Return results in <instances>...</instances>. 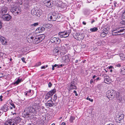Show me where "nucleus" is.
<instances>
[{
	"label": "nucleus",
	"mask_w": 125,
	"mask_h": 125,
	"mask_svg": "<svg viewBox=\"0 0 125 125\" xmlns=\"http://www.w3.org/2000/svg\"><path fill=\"white\" fill-rule=\"evenodd\" d=\"M38 107H37L35 106V105H34L33 107H29L26 108L25 110H24V115L25 116H27L28 117H30L31 116H34L35 114L36 113V112H37V110L38 109L39 111L40 107L38 106V105H37Z\"/></svg>",
	"instance_id": "f257e3e1"
},
{
	"label": "nucleus",
	"mask_w": 125,
	"mask_h": 125,
	"mask_svg": "<svg viewBox=\"0 0 125 125\" xmlns=\"http://www.w3.org/2000/svg\"><path fill=\"white\" fill-rule=\"evenodd\" d=\"M57 13L52 12L50 13L48 16V19L49 21H54L59 18Z\"/></svg>",
	"instance_id": "f03ea898"
},
{
	"label": "nucleus",
	"mask_w": 125,
	"mask_h": 125,
	"mask_svg": "<svg viewBox=\"0 0 125 125\" xmlns=\"http://www.w3.org/2000/svg\"><path fill=\"white\" fill-rule=\"evenodd\" d=\"M116 92L114 90H110L106 92V96L109 100H111L116 97Z\"/></svg>",
	"instance_id": "7ed1b4c3"
},
{
	"label": "nucleus",
	"mask_w": 125,
	"mask_h": 125,
	"mask_svg": "<svg viewBox=\"0 0 125 125\" xmlns=\"http://www.w3.org/2000/svg\"><path fill=\"white\" fill-rule=\"evenodd\" d=\"M73 36L75 39L79 41L83 39L84 36V34L81 33H74L73 34Z\"/></svg>",
	"instance_id": "20e7f679"
},
{
	"label": "nucleus",
	"mask_w": 125,
	"mask_h": 125,
	"mask_svg": "<svg viewBox=\"0 0 125 125\" xmlns=\"http://www.w3.org/2000/svg\"><path fill=\"white\" fill-rule=\"evenodd\" d=\"M9 10V8L6 5L2 7L0 11V14L1 15L6 14L7 11Z\"/></svg>",
	"instance_id": "39448f33"
},
{
	"label": "nucleus",
	"mask_w": 125,
	"mask_h": 125,
	"mask_svg": "<svg viewBox=\"0 0 125 125\" xmlns=\"http://www.w3.org/2000/svg\"><path fill=\"white\" fill-rule=\"evenodd\" d=\"M60 49V52L62 53H64L65 52H64V48L62 47H61L60 48L59 47H56L53 50V52L54 54L57 55L58 54L59 52V49Z\"/></svg>",
	"instance_id": "423d86ee"
},
{
	"label": "nucleus",
	"mask_w": 125,
	"mask_h": 125,
	"mask_svg": "<svg viewBox=\"0 0 125 125\" xmlns=\"http://www.w3.org/2000/svg\"><path fill=\"white\" fill-rule=\"evenodd\" d=\"M12 17L8 14L2 15L1 18L4 21H9L11 19Z\"/></svg>",
	"instance_id": "0eeeda50"
},
{
	"label": "nucleus",
	"mask_w": 125,
	"mask_h": 125,
	"mask_svg": "<svg viewBox=\"0 0 125 125\" xmlns=\"http://www.w3.org/2000/svg\"><path fill=\"white\" fill-rule=\"evenodd\" d=\"M49 24L44 25L43 27H40L37 28L36 30V31L37 33H40L43 31L44 29V28H48V26Z\"/></svg>",
	"instance_id": "6e6552de"
},
{
	"label": "nucleus",
	"mask_w": 125,
	"mask_h": 125,
	"mask_svg": "<svg viewBox=\"0 0 125 125\" xmlns=\"http://www.w3.org/2000/svg\"><path fill=\"white\" fill-rule=\"evenodd\" d=\"M119 93H118L116 94V97L117 99L118 100V101L122 103H124L125 101V99L123 98H122L121 96L119 95Z\"/></svg>",
	"instance_id": "1a4fd4ad"
},
{
	"label": "nucleus",
	"mask_w": 125,
	"mask_h": 125,
	"mask_svg": "<svg viewBox=\"0 0 125 125\" xmlns=\"http://www.w3.org/2000/svg\"><path fill=\"white\" fill-rule=\"evenodd\" d=\"M122 27H120L117 28L116 30H113L112 31V33L113 35L117 36L118 35H120L121 34H118V33H119V30L120 28H122Z\"/></svg>",
	"instance_id": "9d476101"
},
{
	"label": "nucleus",
	"mask_w": 125,
	"mask_h": 125,
	"mask_svg": "<svg viewBox=\"0 0 125 125\" xmlns=\"http://www.w3.org/2000/svg\"><path fill=\"white\" fill-rule=\"evenodd\" d=\"M103 77L104 78V81L105 83L107 84L111 83V81L108 76H107L106 74H104Z\"/></svg>",
	"instance_id": "9b49d317"
},
{
	"label": "nucleus",
	"mask_w": 125,
	"mask_h": 125,
	"mask_svg": "<svg viewBox=\"0 0 125 125\" xmlns=\"http://www.w3.org/2000/svg\"><path fill=\"white\" fill-rule=\"evenodd\" d=\"M44 4L47 7L51 8L53 6L52 2L50 0H45L44 1Z\"/></svg>",
	"instance_id": "f8f14e48"
},
{
	"label": "nucleus",
	"mask_w": 125,
	"mask_h": 125,
	"mask_svg": "<svg viewBox=\"0 0 125 125\" xmlns=\"http://www.w3.org/2000/svg\"><path fill=\"white\" fill-rule=\"evenodd\" d=\"M50 41L52 43H59L61 41V40L58 38L53 37L51 38Z\"/></svg>",
	"instance_id": "ddd939ff"
},
{
	"label": "nucleus",
	"mask_w": 125,
	"mask_h": 125,
	"mask_svg": "<svg viewBox=\"0 0 125 125\" xmlns=\"http://www.w3.org/2000/svg\"><path fill=\"white\" fill-rule=\"evenodd\" d=\"M63 62L64 63L68 62H69L70 60L68 56L67 55H65L63 56L62 58Z\"/></svg>",
	"instance_id": "4468645a"
},
{
	"label": "nucleus",
	"mask_w": 125,
	"mask_h": 125,
	"mask_svg": "<svg viewBox=\"0 0 125 125\" xmlns=\"http://www.w3.org/2000/svg\"><path fill=\"white\" fill-rule=\"evenodd\" d=\"M7 122L10 125H17V122L13 119H11L8 120Z\"/></svg>",
	"instance_id": "2eb2a0df"
},
{
	"label": "nucleus",
	"mask_w": 125,
	"mask_h": 125,
	"mask_svg": "<svg viewBox=\"0 0 125 125\" xmlns=\"http://www.w3.org/2000/svg\"><path fill=\"white\" fill-rule=\"evenodd\" d=\"M0 40L2 44L5 45L7 44V40L4 37L2 36H0Z\"/></svg>",
	"instance_id": "dca6fc26"
},
{
	"label": "nucleus",
	"mask_w": 125,
	"mask_h": 125,
	"mask_svg": "<svg viewBox=\"0 0 125 125\" xmlns=\"http://www.w3.org/2000/svg\"><path fill=\"white\" fill-rule=\"evenodd\" d=\"M34 38H35V37L32 36L30 38H27V40L28 42L30 43L33 42L34 43L35 40Z\"/></svg>",
	"instance_id": "f3484780"
},
{
	"label": "nucleus",
	"mask_w": 125,
	"mask_h": 125,
	"mask_svg": "<svg viewBox=\"0 0 125 125\" xmlns=\"http://www.w3.org/2000/svg\"><path fill=\"white\" fill-rule=\"evenodd\" d=\"M59 34L60 35V37L61 38L64 37L65 38L67 37V33L65 32H59Z\"/></svg>",
	"instance_id": "a211bd4d"
},
{
	"label": "nucleus",
	"mask_w": 125,
	"mask_h": 125,
	"mask_svg": "<svg viewBox=\"0 0 125 125\" xmlns=\"http://www.w3.org/2000/svg\"><path fill=\"white\" fill-rule=\"evenodd\" d=\"M77 87L75 84L73 83V82H72L70 85V86L69 87V89L70 90L75 89H76Z\"/></svg>",
	"instance_id": "6ab92c4d"
},
{
	"label": "nucleus",
	"mask_w": 125,
	"mask_h": 125,
	"mask_svg": "<svg viewBox=\"0 0 125 125\" xmlns=\"http://www.w3.org/2000/svg\"><path fill=\"white\" fill-rule=\"evenodd\" d=\"M1 109L4 112H6L8 110V106L6 104H5L2 106Z\"/></svg>",
	"instance_id": "aec40b11"
},
{
	"label": "nucleus",
	"mask_w": 125,
	"mask_h": 125,
	"mask_svg": "<svg viewBox=\"0 0 125 125\" xmlns=\"http://www.w3.org/2000/svg\"><path fill=\"white\" fill-rule=\"evenodd\" d=\"M21 11V9L20 7L18 9H17L15 11H14L12 13H13L14 15H17Z\"/></svg>",
	"instance_id": "412c9836"
},
{
	"label": "nucleus",
	"mask_w": 125,
	"mask_h": 125,
	"mask_svg": "<svg viewBox=\"0 0 125 125\" xmlns=\"http://www.w3.org/2000/svg\"><path fill=\"white\" fill-rule=\"evenodd\" d=\"M56 92V90L53 89L49 92L47 94L51 96H52Z\"/></svg>",
	"instance_id": "4be33fe9"
},
{
	"label": "nucleus",
	"mask_w": 125,
	"mask_h": 125,
	"mask_svg": "<svg viewBox=\"0 0 125 125\" xmlns=\"http://www.w3.org/2000/svg\"><path fill=\"white\" fill-rule=\"evenodd\" d=\"M37 10L35 8L33 9L31 11V14L34 15H36Z\"/></svg>",
	"instance_id": "5701e85b"
},
{
	"label": "nucleus",
	"mask_w": 125,
	"mask_h": 125,
	"mask_svg": "<svg viewBox=\"0 0 125 125\" xmlns=\"http://www.w3.org/2000/svg\"><path fill=\"white\" fill-rule=\"evenodd\" d=\"M42 12L41 10H37L36 15L38 17H40V16L42 14Z\"/></svg>",
	"instance_id": "b1692460"
},
{
	"label": "nucleus",
	"mask_w": 125,
	"mask_h": 125,
	"mask_svg": "<svg viewBox=\"0 0 125 125\" xmlns=\"http://www.w3.org/2000/svg\"><path fill=\"white\" fill-rule=\"evenodd\" d=\"M119 116L118 117L120 119L122 120L124 118V115L122 113H118Z\"/></svg>",
	"instance_id": "393cba45"
},
{
	"label": "nucleus",
	"mask_w": 125,
	"mask_h": 125,
	"mask_svg": "<svg viewBox=\"0 0 125 125\" xmlns=\"http://www.w3.org/2000/svg\"><path fill=\"white\" fill-rule=\"evenodd\" d=\"M19 8V7L17 6H15L14 7H13L11 8L10 10V11L12 13H13L14 11H16V10L17 9H18V8Z\"/></svg>",
	"instance_id": "a878e982"
},
{
	"label": "nucleus",
	"mask_w": 125,
	"mask_h": 125,
	"mask_svg": "<svg viewBox=\"0 0 125 125\" xmlns=\"http://www.w3.org/2000/svg\"><path fill=\"white\" fill-rule=\"evenodd\" d=\"M120 73L123 74H125V66H124L122 68Z\"/></svg>",
	"instance_id": "bb28decb"
},
{
	"label": "nucleus",
	"mask_w": 125,
	"mask_h": 125,
	"mask_svg": "<svg viewBox=\"0 0 125 125\" xmlns=\"http://www.w3.org/2000/svg\"><path fill=\"white\" fill-rule=\"evenodd\" d=\"M35 43H34L36 44H37L40 42V41L39 40V39H38V36L37 37H35Z\"/></svg>",
	"instance_id": "cd10ccee"
},
{
	"label": "nucleus",
	"mask_w": 125,
	"mask_h": 125,
	"mask_svg": "<svg viewBox=\"0 0 125 125\" xmlns=\"http://www.w3.org/2000/svg\"><path fill=\"white\" fill-rule=\"evenodd\" d=\"M21 79L19 78L15 81L14 83V84H16V85L18 84L19 83L21 82Z\"/></svg>",
	"instance_id": "c85d7f7f"
},
{
	"label": "nucleus",
	"mask_w": 125,
	"mask_h": 125,
	"mask_svg": "<svg viewBox=\"0 0 125 125\" xmlns=\"http://www.w3.org/2000/svg\"><path fill=\"white\" fill-rule=\"evenodd\" d=\"M38 37V39H39V40L40 41H42L43 39L45 37V36L44 35H41Z\"/></svg>",
	"instance_id": "c756f323"
},
{
	"label": "nucleus",
	"mask_w": 125,
	"mask_h": 125,
	"mask_svg": "<svg viewBox=\"0 0 125 125\" xmlns=\"http://www.w3.org/2000/svg\"><path fill=\"white\" fill-rule=\"evenodd\" d=\"M107 34V32H105L104 31H103V32L101 33V37H105Z\"/></svg>",
	"instance_id": "7c9ffc66"
},
{
	"label": "nucleus",
	"mask_w": 125,
	"mask_h": 125,
	"mask_svg": "<svg viewBox=\"0 0 125 125\" xmlns=\"http://www.w3.org/2000/svg\"><path fill=\"white\" fill-rule=\"evenodd\" d=\"M15 121L17 122V124L19 123L20 121V119L19 117H16L14 119H13Z\"/></svg>",
	"instance_id": "2f4dec72"
},
{
	"label": "nucleus",
	"mask_w": 125,
	"mask_h": 125,
	"mask_svg": "<svg viewBox=\"0 0 125 125\" xmlns=\"http://www.w3.org/2000/svg\"><path fill=\"white\" fill-rule=\"evenodd\" d=\"M116 80L118 81L122 82L124 80V79L121 76H119L116 78Z\"/></svg>",
	"instance_id": "473e14b6"
},
{
	"label": "nucleus",
	"mask_w": 125,
	"mask_h": 125,
	"mask_svg": "<svg viewBox=\"0 0 125 125\" xmlns=\"http://www.w3.org/2000/svg\"><path fill=\"white\" fill-rule=\"evenodd\" d=\"M98 30V28L97 27H94L91 28L90 29V31L92 32H95Z\"/></svg>",
	"instance_id": "72a5a7b5"
},
{
	"label": "nucleus",
	"mask_w": 125,
	"mask_h": 125,
	"mask_svg": "<svg viewBox=\"0 0 125 125\" xmlns=\"http://www.w3.org/2000/svg\"><path fill=\"white\" fill-rule=\"evenodd\" d=\"M46 104H52L53 105H56V104L55 103H53V102L51 100H49L46 103Z\"/></svg>",
	"instance_id": "f704fd0d"
},
{
	"label": "nucleus",
	"mask_w": 125,
	"mask_h": 125,
	"mask_svg": "<svg viewBox=\"0 0 125 125\" xmlns=\"http://www.w3.org/2000/svg\"><path fill=\"white\" fill-rule=\"evenodd\" d=\"M45 105L46 106H49L50 107H52V106H55L56 105H53L52 104H49L46 103Z\"/></svg>",
	"instance_id": "c9c22d12"
},
{
	"label": "nucleus",
	"mask_w": 125,
	"mask_h": 125,
	"mask_svg": "<svg viewBox=\"0 0 125 125\" xmlns=\"http://www.w3.org/2000/svg\"><path fill=\"white\" fill-rule=\"evenodd\" d=\"M51 96L49 95L48 94H46L45 96V99H48L49 98H50Z\"/></svg>",
	"instance_id": "e433bc0d"
},
{
	"label": "nucleus",
	"mask_w": 125,
	"mask_h": 125,
	"mask_svg": "<svg viewBox=\"0 0 125 125\" xmlns=\"http://www.w3.org/2000/svg\"><path fill=\"white\" fill-rule=\"evenodd\" d=\"M75 118L74 116H71L70 119V121L71 122H72L75 119Z\"/></svg>",
	"instance_id": "4c0bfd02"
},
{
	"label": "nucleus",
	"mask_w": 125,
	"mask_h": 125,
	"mask_svg": "<svg viewBox=\"0 0 125 125\" xmlns=\"http://www.w3.org/2000/svg\"><path fill=\"white\" fill-rule=\"evenodd\" d=\"M122 18L123 21L125 22V15L124 14H123L122 15Z\"/></svg>",
	"instance_id": "58836bf2"
},
{
	"label": "nucleus",
	"mask_w": 125,
	"mask_h": 125,
	"mask_svg": "<svg viewBox=\"0 0 125 125\" xmlns=\"http://www.w3.org/2000/svg\"><path fill=\"white\" fill-rule=\"evenodd\" d=\"M122 120L121 119H120L119 117H117L116 119V122L118 123H120V122L121 120Z\"/></svg>",
	"instance_id": "ea45409f"
},
{
	"label": "nucleus",
	"mask_w": 125,
	"mask_h": 125,
	"mask_svg": "<svg viewBox=\"0 0 125 125\" xmlns=\"http://www.w3.org/2000/svg\"><path fill=\"white\" fill-rule=\"evenodd\" d=\"M71 32V30H69L67 31L66 32V33H67V36L68 37L69 36V34Z\"/></svg>",
	"instance_id": "a19ab883"
},
{
	"label": "nucleus",
	"mask_w": 125,
	"mask_h": 125,
	"mask_svg": "<svg viewBox=\"0 0 125 125\" xmlns=\"http://www.w3.org/2000/svg\"><path fill=\"white\" fill-rule=\"evenodd\" d=\"M38 24H39L38 22L34 23L33 24H32V26H37Z\"/></svg>",
	"instance_id": "79ce46f5"
},
{
	"label": "nucleus",
	"mask_w": 125,
	"mask_h": 125,
	"mask_svg": "<svg viewBox=\"0 0 125 125\" xmlns=\"http://www.w3.org/2000/svg\"><path fill=\"white\" fill-rule=\"evenodd\" d=\"M3 24V23L2 21L1 20H0V29L2 27V25Z\"/></svg>",
	"instance_id": "37998d69"
},
{
	"label": "nucleus",
	"mask_w": 125,
	"mask_h": 125,
	"mask_svg": "<svg viewBox=\"0 0 125 125\" xmlns=\"http://www.w3.org/2000/svg\"><path fill=\"white\" fill-rule=\"evenodd\" d=\"M57 97L56 96V94H55L54 95V96L53 97V100L55 101L57 99Z\"/></svg>",
	"instance_id": "c03bdc74"
},
{
	"label": "nucleus",
	"mask_w": 125,
	"mask_h": 125,
	"mask_svg": "<svg viewBox=\"0 0 125 125\" xmlns=\"http://www.w3.org/2000/svg\"><path fill=\"white\" fill-rule=\"evenodd\" d=\"M103 31H104L105 32H107V33H108V30L106 28H104L103 29Z\"/></svg>",
	"instance_id": "a18cd8bd"
},
{
	"label": "nucleus",
	"mask_w": 125,
	"mask_h": 125,
	"mask_svg": "<svg viewBox=\"0 0 125 125\" xmlns=\"http://www.w3.org/2000/svg\"><path fill=\"white\" fill-rule=\"evenodd\" d=\"M95 80H93L92 79H91L90 81V83L91 84H92V83H94V81Z\"/></svg>",
	"instance_id": "49530a36"
},
{
	"label": "nucleus",
	"mask_w": 125,
	"mask_h": 125,
	"mask_svg": "<svg viewBox=\"0 0 125 125\" xmlns=\"http://www.w3.org/2000/svg\"><path fill=\"white\" fill-rule=\"evenodd\" d=\"M86 99L87 100H89L92 102L93 101V99H91L90 98H89L88 97H87Z\"/></svg>",
	"instance_id": "de8ad7c7"
},
{
	"label": "nucleus",
	"mask_w": 125,
	"mask_h": 125,
	"mask_svg": "<svg viewBox=\"0 0 125 125\" xmlns=\"http://www.w3.org/2000/svg\"><path fill=\"white\" fill-rule=\"evenodd\" d=\"M25 8H28L29 7V5L28 4H25L24 5Z\"/></svg>",
	"instance_id": "09e8293b"
},
{
	"label": "nucleus",
	"mask_w": 125,
	"mask_h": 125,
	"mask_svg": "<svg viewBox=\"0 0 125 125\" xmlns=\"http://www.w3.org/2000/svg\"><path fill=\"white\" fill-rule=\"evenodd\" d=\"M48 85L49 87H50L52 85V84H51V82H49L48 84Z\"/></svg>",
	"instance_id": "8fccbe9b"
},
{
	"label": "nucleus",
	"mask_w": 125,
	"mask_h": 125,
	"mask_svg": "<svg viewBox=\"0 0 125 125\" xmlns=\"http://www.w3.org/2000/svg\"><path fill=\"white\" fill-rule=\"evenodd\" d=\"M123 31H124L123 28L122 29L120 30H119V33L121 32H122Z\"/></svg>",
	"instance_id": "3c124183"
},
{
	"label": "nucleus",
	"mask_w": 125,
	"mask_h": 125,
	"mask_svg": "<svg viewBox=\"0 0 125 125\" xmlns=\"http://www.w3.org/2000/svg\"><path fill=\"white\" fill-rule=\"evenodd\" d=\"M111 42H113V43H115L116 42V40H115V39H114L112 40L111 41Z\"/></svg>",
	"instance_id": "603ef678"
},
{
	"label": "nucleus",
	"mask_w": 125,
	"mask_h": 125,
	"mask_svg": "<svg viewBox=\"0 0 125 125\" xmlns=\"http://www.w3.org/2000/svg\"><path fill=\"white\" fill-rule=\"evenodd\" d=\"M21 60L22 61L24 62H26L25 61V58L24 57H22L21 58Z\"/></svg>",
	"instance_id": "864d4df0"
},
{
	"label": "nucleus",
	"mask_w": 125,
	"mask_h": 125,
	"mask_svg": "<svg viewBox=\"0 0 125 125\" xmlns=\"http://www.w3.org/2000/svg\"><path fill=\"white\" fill-rule=\"evenodd\" d=\"M73 93L75 94V95L76 96H77L78 95V94L76 93V91H73Z\"/></svg>",
	"instance_id": "5fc2aeb1"
},
{
	"label": "nucleus",
	"mask_w": 125,
	"mask_h": 125,
	"mask_svg": "<svg viewBox=\"0 0 125 125\" xmlns=\"http://www.w3.org/2000/svg\"><path fill=\"white\" fill-rule=\"evenodd\" d=\"M116 66L117 67H121V65L120 64H117V65H116Z\"/></svg>",
	"instance_id": "6e6d98bb"
},
{
	"label": "nucleus",
	"mask_w": 125,
	"mask_h": 125,
	"mask_svg": "<svg viewBox=\"0 0 125 125\" xmlns=\"http://www.w3.org/2000/svg\"><path fill=\"white\" fill-rule=\"evenodd\" d=\"M113 68V67L112 66H110L108 67V69H111L112 68Z\"/></svg>",
	"instance_id": "4d7b16f0"
},
{
	"label": "nucleus",
	"mask_w": 125,
	"mask_h": 125,
	"mask_svg": "<svg viewBox=\"0 0 125 125\" xmlns=\"http://www.w3.org/2000/svg\"><path fill=\"white\" fill-rule=\"evenodd\" d=\"M53 66L54 67H56L57 66H58V65L55 64Z\"/></svg>",
	"instance_id": "13d9d810"
},
{
	"label": "nucleus",
	"mask_w": 125,
	"mask_h": 125,
	"mask_svg": "<svg viewBox=\"0 0 125 125\" xmlns=\"http://www.w3.org/2000/svg\"><path fill=\"white\" fill-rule=\"evenodd\" d=\"M3 73H1L0 74V77L1 78V77H2L3 76Z\"/></svg>",
	"instance_id": "bf43d9fd"
},
{
	"label": "nucleus",
	"mask_w": 125,
	"mask_h": 125,
	"mask_svg": "<svg viewBox=\"0 0 125 125\" xmlns=\"http://www.w3.org/2000/svg\"><path fill=\"white\" fill-rule=\"evenodd\" d=\"M11 105L14 108L15 107V106L13 104H11Z\"/></svg>",
	"instance_id": "052dcab7"
},
{
	"label": "nucleus",
	"mask_w": 125,
	"mask_h": 125,
	"mask_svg": "<svg viewBox=\"0 0 125 125\" xmlns=\"http://www.w3.org/2000/svg\"><path fill=\"white\" fill-rule=\"evenodd\" d=\"M95 21L94 20H92L91 21V23L92 24Z\"/></svg>",
	"instance_id": "680f3d73"
},
{
	"label": "nucleus",
	"mask_w": 125,
	"mask_h": 125,
	"mask_svg": "<svg viewBox=\"0 0 125 125\" xmlns=\"http://www.w3.org/2000/svg\"><path fill=\"white\" fill-rule=\"evenodd\" d=\"M27 94H28V95H30V94H28V92H27L25 94V95H27Z\"/></svg>",
	"instance_id": "e2e57ef3"
},
{
	"label": "nucleus",
	"mask_w": 125,
	"mask_h": 125,
	"mask_svg": "<svg viewBox=\"0 0 125 125\" xmlns=\"http://www.w3.org/2000/svg\"><path fill=\"white\" fill-rule=\"evenodd\" d=\"M41 69H44L45 68V66H43L42 67H41Z\"/></svg>",
	"instance_id": "0e129e2a"
},
{
	"label": "nucleus",
	"mask_w": 125,
	"mask_h": 125,
	"mask_svg": "<svg viewBox=\"0 0 125 125\" xmlns=\"http://www.w3.org/2000/svg\"><path fill=\"white\" fill-rule=\"evenodd\" d=\"M2 95H1L0 96V99L1 101H2Z\"/></svg>",
	"instance_id": "69168bd1"
},
{
	"label": "nucleus",
	"mask_w": 125,
	"mask_h": 125,
	"mask_svg": "<svg viewBox=\"0 0 125 125\" xmlns=\"http://www.w3.org/2000/svg\"><path fill=\"white\" fill-rule=\"evenodd\" d=\"M83 24H84V25H85L86 24V23H85V22H84V21L83 22Z\"/></svg>",
	"instance_id": "338daca9"
},
{
	"label": "nucleus",
	"mask_w": 125,
	"mask_h": 125,
	"mask_svg": "<svg viewBox=\"0 0 125 125\" xmlns=\"http://www.w3.org/2000/svg\"><path fill=\"white\" fill-rule=\"evenodd\" d=\"M61 125H65V123H62Z\"/></svg>",
	"instance_id": "774afa93"
}]
</instances>
